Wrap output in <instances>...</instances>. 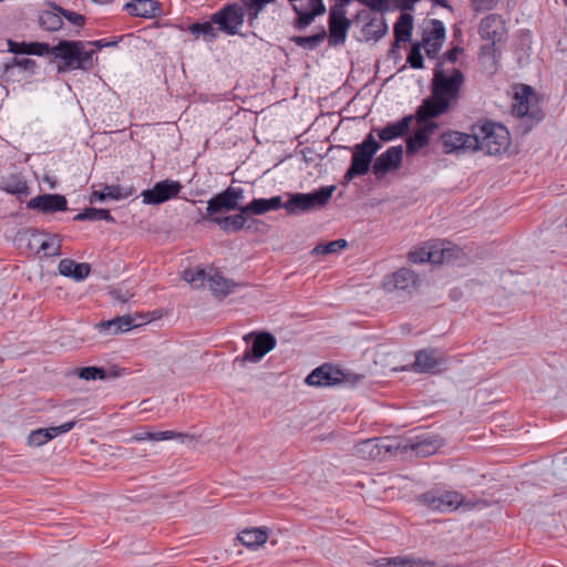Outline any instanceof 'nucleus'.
<instances>
[{
  "label": "nucleus",
  "mask_w": 567,
  "mask_h": 567,
  "mask_svg": "<svg viewBox=\"0 0 567 567\" xmlns=\"http://www.w3.org/2000/svg\"><path fill=\"white\" fill-rule=\"evenodd\" d=\"M464 74L455 66L437 63L432 79L431 96L419 106L421 127L416 133L417 143L429 142L439 128L432 118L449 111L452 103L457 101L464 84Z\"/></svg>",
  "instance_id": "nucleus-1"
},
{
  "label": "nucleus",
  "mask_w": 567,
  "mask_h": 567,
  "mask_svg": "<svg viewBox=\"0 0 567 567\" xmlns=\"http://www.w3.org/2000/svg\"><path fill=\"white\" fill-rule=\"evenodd\" d=\"M49 54L63 61V64L58 65L59 73L72 70L89 71L94 66L95 51L86 50V43L83 41L61 40L54 47L49 45Z\"/></svg>",
  "instance_id": "nucleus-2"
},
{
  "label": "nucleus",
  "mask_w": 567,
  "mask_h": 567,
  "mask_svg": "<svg viewBox=\"0 0 567 567\" xmlns=\"http://www.w3.org/2000/svg\"><path fill=\"white\" fill-rule=\"evenodd\" d=\"M512 112L522 121L520 127L523 133L528 132L533 125L544 118L536 93L526 84H520L515 87Z\"/></svg>",
  "instance_id": "nucleus-3"
},
{
  "label": "nucleus",
  "mask_w": 567,
  "mask_h": 567,
  "mask_svg": "<svg viewBox=\"0 0 567 567\" xmlns=\"http://www.w3.org/2000/svg\"><path fill=\"white\" fill-rule=\"evenodd\" d=\"M336 186H323L312 193L288 194L284 208L288 215L297 216L324 207L331 199Z\"/></svg>",
  "instance_id": "nucleus-4"
},
{
  "label": "nucleus",
  "mask_w": 567,
  "mask_h": 567,
  "mask_svg": "<svg viewBox=\"0 0 567 567\" xmlns=\"http://www.w3.org/2000/svg\"><path fill=\"white\" fill-rule=\"evenodd\" d=\"M183 279L195 288L203 287L207 284L209 290L217 298L227 297L229 293L235 291L236 287H238L235 281L224 278L213 269L209 271H206L205 269H186L183 272Z\"/></svg>",
  "instance_id": "nucleus-5"
},
{
  "label": "nucleus",
  "mask_w": 567,
  "mask_h": 567,
  "mask_svg": "<svg viewBox=\"0 0 567 567\" xmlns=\"http://www.w3.org/2000/svg\"><path fill=\"white\" fill-rule=\"evenodd\" d=\"M406 452V442H398L389 437L368 439L354 446V454L363 460H383L393 451Z\"/></svg>",
  "instance_id": "nucleus-6"
},
{
  "label": "nucleus",
  "mask_w": 567,
  "mask_h": 567,
  "mask_svg": "<svg viewBox=\"0 0 567 567\" xmlns=\"http://www.w3.org/2000/svg\"><path fill=\"white\" fill-rule=\"evenodd\" d=\"M444 153L476 155L482 153L489 156H513L519 152V144H443Z\"/></svg>",
  "instance_id": "nucleus-7"
},
{
  "label": "nucleus",
  "mask_w": 567,
  "mask_h": 567,
  "mask_svg": "<svg viewBox=\"0 0 567 567\" xmlns=\"http://www.w3.org/2000/svg\"><path fill=\"white\" fill-rule=\"evenodd\" d=\"M450 136L453 138L445 140V135H442V142H467L470 136H473L475 142H480V140L501 142L509 138V132L503 124L487 121L481 125H474L472 127V135L455 132Z\"/></svg>",
  "instance_id": "nucleus-8"
},
{
  "label": "nucleus",
  "mask_w": 567,
  "mask_h": 567,
  "mask_svg": "<svg viewBox=\"0 0 567 567\" xmlns=\"http://www.w3.org/2000/svg\"><path fill=\"white\" fill-rule=\"evenodd\" d=\"M244 340L249 343L252 340L251 346L245 351L243 357L235 359V362H239L245 365L246 362H259L268 352L276 347V339L268 332L261 333H248L244 337Z\"/></svg>",
  "instance_id": "nucleus-9"
},
{
  "label": "nucleus",
  "mask_w": 567,
  "mask_h": 567,
  "mask_svg": "<svg viewBox=\"0 0 567 567\" xmlns=\"http://www.w3.org/2000/svg\"><path fill=\"white\" fill-rule=\"evenodd\" d=\"M245 20V9L238 3L227 4L212 16V21L217 24L218 30L235 35L239 32Z\"/></svg>",
  "instance_id": "nucleus-10"
},
{
  "label": "nucleus",
  "mask_w": 567,
  "mask_h": 567,
  "mask_svg": "<svg viewBox=\"0 0 567 567\" xmlns=\"http://www.w3.org/2000/svg\"><path fill=\"white\" fill-rule=\"evenodd\" d=\"M458 249L444 245H430L409 254V259L414 264H449L452 262Z\"/></svg>",
  "instance_id": "nucleus-11"
},
{
  "label": "nucleus",
  "mask_w": 567,
  "mask_h": 567,
  "mask_svg": "<svg viewBox=\"0 0 567 567\" xmlns=\"http://www.w3.org/2000/svg\"><path fill=\"white\" fill-rule=\"evenodd\" d=\"M402 145H395L380 154L372 164V173L378 181H383L389 174L398 172L402 165Z\"/></svg>",
  "instance_id": "nucleus-12"
},
{
  "label": "nucleus",
  "mask_w": 567,
  "mask_h": 567,
  "mask_svg": "<svg viewBox=\"0 0 567 567\" xmlns=\"http://www.w3.org/2000/svg\"><path fill=\"white\" fill-rule=\"evenodd\" d=\"M420 501L431 511L451 513L463 504L464 498L457 492H426L420 496Z\"/></svg>",
  "instance_id": "nucleus-13"
},
{
  "label": "nucleus",
  "mask_w": 567,
  "mask_h": 567,
  "mask_svg": "<svg viewBox=\"0 0 567 567\" xmlns=\"http://www.w3.org/2000/svg\"><path fill=\"white\" fill-rule=\"evenodd\" d=\"M382 144H357L352 154V162L347 171L344 178L352 179L355 176L364 175L368 173L373 156Z\"/></svg>",
  "instance_id": "nucleus-14"
},
{
  "label": "nucleus",
  "mask_w": 567,
  "mask_h": 567,
  "mask_svg": "<svg viewBox=\"0 0 567 567\" xmlns=\"http://www.w3.org/2000/svg\"><path fill=\"white\" fill-rule=\"evenodd\" d=\"M417 120L419 110L416 111L415 116H405L399 122L388 124L384 128L380 130L379 137L383 142H389L391 140H395L403 136V134L412 130L413 136L409 137L405 142H414L416 141V133L421 127V123Z\"/></svg>",
  "instance_id": "nucleus-15"
},
{
  "label": "nucleus",
  "mask_w": 567,
  "mask_h": 567,
  "mask_svg": "<svg viewBox=\"0 0 567 567\" xmlns=\"http://www.w3.org/2000/svg\"><path fill=\"white\" fill-rule=\"evenodd\" d=\"M445 360L437 354L434 349H423L415 353V360L410 368L404 367L402 370L413 371L415 373L435 374L441 371Z\"/></svg>",
  "instance_id": "nucleus-16"
},
{
  "label": "nucleus",
  "mask_w": 567,
  "mask_h": 567,
  "mask_svg": "<svg viewBox=\"0 0 567 567\" xmlns=\"http://www.w3.org/2000/svg\"><path fill=\"white\" fill-rule=\"evenodd\" d=\"M417 276L409 268H400L399 270L388 275L383 279V288L388 292L394 291H412L417 286Z\"/></svg>",
  "instance_id": "nucleus-17"
},
{
  "label": "nucleus",
  "mask_w": 567,
  "mask_h": 567,
  "mask_svg": "<svg viewBox=\"0 0 567 567\" xmlns=\"http://www.w3.org/2000/svg\"><path fill=\"white\" fill-rule=\"evenodd\" d=\"M293 10L297 13L295 20V28L305 29L312 23L317 16L326 11L324 4L321 0H293Z\"/></svg>",
  "instance_id": "nucleus-18"
},
{
  "label": "nucleus",
  "mask_w": 567,
  "mask_h": 567,
  "mask_svg": "<svg viewBox=\"0 0 567 567\" xmlns=\"http://www.w3.org/2000/svg\"><path fill=\"white\" fill-rule=\"evenodd\" d=\"M182 185L179 182L165 179L156 183L153 188L142 193L145 204L157 205L177 196Z\"/></svg>",
  "instance_id": "nucleus-19"
},
{
  "label": "nucleus",
  "mask_w": 567,
  "mask_h": 567,
  "mask_svg": "<svg viewBox=\"0 0 567 567\" xmlns=\"http://www.w3.org/2000/svg\"><path fill=\"white\" fill-rule=\"evenodd\" d=\"M243 197V189L229 187L207 202V214L213 217L221 210L239 209L238 200Z\"/></svg>",
  "instance_id": "nucleus-20"
},
{
  "label": "nucleus",
  "mask_w": 567,
  "mask_h": 567,
  "mask_svg": "<svg viewBox=\"0 0 567 567\" xmlns=\"http://www.w3.org/2000/svg\"><path fill=\"white\" fill-rule=\"evenodd\" d=\"M344 380V373L331 364H322L315 369L306 378V383L311 386H333Z\"/></svg>",
  "instance_id": "nucleus-21"
},
{
  "label": "nucleus",
  "mask_w": 567,
  "mask_h": 567,
  "mask_svg": "<svg viewBox=\"0 0 567 567\" xmlns=\"http://www.w3.org/2000/svg\"><path fill=\"white\" fill-rule=\"evenodd\" d=\"M343 3L340 2V10L331 8L329 19V42L332 45L343 43L350 21L344 17Z\"/></svg>",
  "instance_id": "nucleus-22"
},
{
  "label": "nucleus",
  "mask_w": 567,
  "mask_h": 567,
  "mask_svg": "<svg viewBox=\"0 0 567 567\" xmlns=\"http://www.w3.org/2000/svg\"><path fill=\"white\" fill-rule=\"evenodd\" d=\"M445 39V27L440 20H432L429 29L424 31L423 44L426 55L434 59L441 50Z\"/></svg>",
  "instance_id": "nucleus-23"
},
{
  "label": "nucleus",
  "mask_w": 567,
  "mask_h": 567,
  "mask_svg": "<svg viewBox=\"0 0 567 567\" xmlns=\"http://www.w3.org/2000/svg\"><path fill=\"white\" fill-rule=\"evenodd\" d=\"M27 207L43 213L64 212L68 208V202L63 195L47 194L31 198Z\"/></svg>",
  "instance_id": "nucleus-24"
},
{
  "label": "nucleus",
  "mask_w": 567,
  "mask_h": 567,
  "mask_svg": "<svg viewBox=\"0 0 567 567\" xmlns=\"http://www.w3.org/2000/svg\"><path fill=\"white\" fill-rule=\"evenodd\" d=\"M505 33V24L498 14H488L480 23V34L493 44L499 42Z\"/></svg>",
  "instance_id": "nucleus-25"
},
{
  "label": "nucleus",
  "mask_w": 567,
  "mask_h": 567,
  "mask_svg": "<svg viewBox=\"0 0 567 567\" xmlns=\"http://www.w3.org/2000/svg\"><path fill=\"white\" fill-rule=\"evenodd\" d=\"M8 51L14 54H33L43 56L49 54V44L40 42H17L7 40Z\"/></svg>",
  "instance_id": "nucleus-26"
},
{
  "label": "nucleus",
  "mask_w": 567,
  "mask_h": 567,
  "mask_svg": "<svg viewBox=\"0 0 567 567\" xmlns=\"http://www.w3.org/2000/svg\"><path fill=\"white\" fill-rule=\"evenodd\" d=\"M91 271L86 262L78 264L72 259H62L59 264V272L64 277H70L76 281L84 280Z\"/></svg>",
  "instance_id": "nucleus-27"
},
{
  "label": "nucleus",
  "mask_w": 567,
  "mask_h": 567,
  "mask_svg": "<svg viewBox=\"0 0 567 567\" xmlns=\"http://www.w3.org/2000/svg\"><path fill=\"white\" fill-rule=\"evenodd\" d=\"M126 11L135 17L154 18L158 13V2L155 0H135L125 4Z\"/></svg>",
  "instance_id": "nucleus-28"
},
{
  "label": "nucleus",
  "mask_w": 567,
  "mask_h": 567,
  "mask_svg": "<svg viewBox=\"0 0 567 567\" xmlns=\"http://www.w3.org/2000/svg\"><path fill=\"white\" fill-rule=\"evenodd\" d=\"M187 437L186 434L178 433L175 431H158V432H150V431H140L135 433L128 442H141V441H167V440H181L182 442Z\"/></svg>",
  "instance_id": "nucleus-29"
},
{
  "label": "nucleus",
  "mask_w": 567,
  "mask_h": 567,
  "mask_svg": "<svg viewBox=\"0 0 567 567\" xmlns=\"http://www.w3.org/2000/svg\"><path fill=\"white\" fill-rule=\"evenodd\" d=\"M386 32L388 24L382 16L371 19L368 23L364 24L362 29V34L367 41H378L384 37Z\"/></svg>",
  "instance_id": "nucleus-30"
},
{
  "label": "nucleus",
  "mask_w": 567,
  "mask_h": 567,
  "mask_svg": "<svg viewBox=\"0 0 567 567\" xmlns=\"http://www.w3.org/2000/svg\"><path fill=\"white\" fill-rule=\"evenodd\" d=\"M238 539L244 546L254 548L264 545L268 534L262 528H246L238 534Z\"/></svg>",
  "instance_id": "nucleus-31"
},
{
  "label": "nucleus",
  "mask_w": 567,
  "mask_h": 567,
  "mask_svg": "<svg viewBox=\"0 0 567 567\" xmlns=\"http://www.w3.org/2000/svg\"><path fill=\"white\" fill-rule=\"evenodd\" d=\"M240 212L238 215L227 216V217H218L213 216L210 220L218 225L224 231H238L245 228L246 226V217Z\"/></svg>",
  "instance_id": "nucleus-32"
},
{
  "label": "nucleus",
  "mask_w": 567,
  "mask_h": 567,
  "mask_svg": "<svg viewBox=\"0 0 567 567\" xmlns=\"http://www.w3.org/2000/svg\"><path fill=\"white\" fill-rule=\"evenodd\" d=\"M412 28V16L409 13L401 14L398 22L394 25L395 42L400 43L409 41L411 38Z\"/></svg>",
  "instance_id": "nucleus-33"
},
{
  "label": "nucleus",
  "mask_w": 567,
  "mask_h": 567,
  "mask_svg": "<svg viewBox=\"0 0 567 567\" xmlns=\"http://www.w3.org/2000/svg\"><path fill=\"white\" fill-rule=\"evenodd\" d=\"M62 14L52 8V10H44L39 16L40 27L47 31H58L62 28Z\"/></svg>",
  "instance_id": "nucleus-34"
},
{
  "label": "nucleus",
  "mask_w": 567,
  "mask_h": 567,
  "mask_svg": "<svg viewBox=\"0 0 567 567\" xmlns=\"http://www.w3.org/2000/svg\"><path fill=\"white\" fill-rule=\"evenodd\" d=\"M74 220H105L107 223H114V218L111 215L110 210L103 208H85L83 212L79 213Z\"/></svg>",
  "instance_id": "nucleus-35"
},
{
  "label": "nucleus",
  "mask_w": 567,
  "mask_h": 567,
  "mask_svg": "<svg viewBox=\"0 0 567 567\" xmlns=\"http://www.w3.org/2000/svg\"><path fill=\"white\" fill-rule=\"evenodd\" d=\"M214 22L207 21L204 23H194L189 27V31L192 34L196 37H203L205 41L210 42L217 38L218 28L214 27Z\"/></svg>",
  "instance_id": "nucleus-36"
},
{
  "label": "nucleus",
  "mask_w": 567,
  "mask_h": 567,
  "mask_svg": "<svg viewBox=\"0 0 567 567\" xmlns=\"http://www.w3.org/2000/svg\"><path fill=\"white\" fill-rule=\"evenodd\" d=\"M39 250L44 256L61 255V238L59 235H48L39 244Z\"/></svg>",
  "instance_id": "nucleus-37"
},
{
  "label": "nucleus",
  "mask_w": 567,
  "mask_h": 567,
  "mask_svg": "<svg viewBox=\"0 0 567 567\" xmlns=\"http://www.w3.org/2000/svg\"><path fill=\"white\" fill-rule=\"evenodd\" d=\"M35 65L37 63L32 59L14 56L11 59V61L3 64V72L9 75L13 73L16 68H19L22 71L32 73L35 69Z\"/></svg>",
  "instance_id": "nucleus-38"
},
{
  "label": "nucleus",
  "mask_w": 567,
  "mask_h": 567,
  "mask_svg": "<svg viewBox=\"0 0 567 567\" xmlns=\"http://www.w3.org/2000/svg\"><path fill=\"white\" fill-rule=\"evenodd\" d=\"M326 37V31L321 30L319 33L309 37H293L291 38V41L298 47L307 50H313L323 42Z\"/></svg>",
  "instance_id": "nucleus-39"
},
{
  "label": "nucleus",
  "mask_w": 567,
  "mask_h": 567,
  "mask_svg": "<svg viewBox=\"0 0 567 567\" xmlns=\"http://www.w3.org/2000/svg\"><path fill=\"white\" fill-rule=\"evenodd\" d=\"M347 241L344 239H337V240H332L328 244H321V245H317L312 250H311V255L313 256H318V255H330V254H334L337 251H339L340 249H343L344 247H347Z\"/></svg>",
  "instance_id": "nucleus-40"
},
{
  "label": "nucleus",
  "mask_w": 567,
  "mask_h": 567,
  "mask_svg": "<svg viewBox=\"0 0 567 567\" xmlns=\"http://www.w3.org/2000/svg\"><path fill=\"white\" fill-rule=\"evenodd\" d=\"M239 210L247 215H262L267 212H270L267 198H256L248 205L241 206Z\"/></svg>",
  "instance_id": "nucleus-41"
},
{
  "label": "nucleus",
  "mask_w": 567,
  "mask_h": 567,
  "mask_svg": "<svg viewBox=\"0 0 567 567\" xmlns=\"http://www.w3.org/2000/svg\"><path fill=\"white\" fill-rule=\"evenodd\" d=\"M104 195L106 200H121L127 198L132 192L123 188L120 185H104Z\"/></svg>",
  "instance_id": "nucleus-42"
},
{
  "label": "nucleus",
  "mask_w": 567,
  "mask_h": 567,
  "mask_svg": "<svg viewBox=\"0 0 567 567\" xmlns=\"http://www.w3.org/2000/svg\"><path fill=\"white\" fill-rule=\"evenodd\" d=\"M1 188L10 194L24 195L28 194V186L20 179H7L1 183Z\"/></svg>",
  "instance_id": "nucleus-43"
},
{
  "label": "nucleus",
  "mask_w": 567,
  "mask_h": 567,
  "mask_svg": "<svg viewBox=\"0 0 567 567\" xmlns=\"http://www.w3.org/2000/svg\"><path fill=\"white\" fill-rule=\"evenodd\" d=\"M50 6H51V8L59 11L62 14V17H64L72 24L82 27L85 23L86 19L83 14L63 9L62 7L56 6L54 3H50Z\"/></svg>",
  "instance_id": "nucleus-44"
},
{
  "label": "nucleus",
  "mask_w": 567,
  "mask_h": 567,
  "mask_svg": "<svg viewBox=\"0 0 567 567\" xmlns=\"http://www.w3.org/2000/svg\"><path fill=\"white\" fill-rule=\"evenodd\" d=\"M79 377L86 381L104 380L106 378V372L103 368L86 367L80 370Z\"/></svg>",
  "instance_id": "nucleus-45"
},
{
  "label": "nucleus",
  "mask_w": 567,
  "mask_h": 567,
  "mask_svg": "<svg viewBox=\"0 0 567 567\" xmlns=\"http://www.w3.org/2000/svg\"><path fill=\"white\" fill-rule=\"evenodd\" d=\"M270 3L266 0H248L245 2L246 8L248 9V20L249 23L252 24L254 20L258 18V14L264 9L266 4Z\"/></svg>",
  "instance_id": "nucleus-46"
},
{
  "label": "nucleus",
  "mask_w": 567,
  "mask_h": 567,
  "mask_svg": "<svg viewBox=\"0 0 567 567\" xmlns=\"http://www.w3.org/2000/svg\"><path fill=\"white\" fill-rule=\"evenodd\" d=\"M411 449L415 452L416 455L427 456L433 454L437 446L431 441L423 440L411 444Z\"/></svg>",
  "instance_id": "nucleus-47"
},
{
  "label": "nucleus",
  "mask_w": 567,
  "mask_h": 567,
  "mask_svg": "<svg viewBox=\"0 0 567 567\" xmlns=\"http://www.w3.org/2000/svg\"><path fill=\"white\" fill-rule=\"evenodd\" d=\"M50 441V436L44 429H38L29 434L28 443L31 446H41Z\"/></svg>",
  "instance_id": "nucleus-48"
},
{
  "label": "nucleus",
  "mask_w": 567,
  "mask_h": 567,
  "mask_svg": "<svg viewBox=\"0 0 567 567\" xmlns=\"http://www.w3.org/2000/svg\"><path fill=\"white\" fill-rule=\"evenodd\" d=\"M302 158L306 164L317 166L323 158V154L316 151L313 147H306L302 151Z\"/></svg>",
  "instance_id": "nucleus-49"
},
{
  "label": "nucleus",
  "mask_w": 567,
  "mask_h": 567,
  "mask_svg": "<svg viewBox=\"0 0 567 567\" xmlns=\"http://www.w3.org/2000/svg\"><path fill=\"white\" fill-rule=\"evenodd\" d=\"M75 425V421H70V422H65L59 426H51V427H47L44 429L48 433V436H50V440L61 435V434H64V433H68L69 431H71Z\"/></svg>",
  "instance_id": "nucleus-50"
},
{
  "label": "nucleus",
  "mask_w": 567,
  "mask_h": 567,
  "mask_svg": "<svg viewBox=\"0 0 567 567\" xmlns=\"http://www.w3.org/2000/svg\"><path fill=\"white\" fill-rule=\"evenodd\" d=\"M408 62L414 69H421L423 66V56L421 54L419 44L413 45L408 55Z\"/></svg>",
  "instance_id": "nucleus-51"
},
{
  "label": "nucleus",
  "mask_w": 567,
  "mask_h": 567,
  "mask_svg": "<svg viewBox=\"0 0 567 567\" xmlns=\"http://www.w3.org/2000/svg\"><path fill=\"white\" fill-rule=\"evenodd\" d=\"M118 322H120V320H117V318H114L109 321H102L96 324V329H99L101 332H105L107 334H115V333L122 332L121 330H117V328L120 326Z\"/></svg>",
  "instance_id": "nucleus-52"
},
{
  "label": "nucleus",
  "mask_w": 567,
  "mask_h": 567,
  "mask_svg": "<svg viewBox=\"0 0 567 567\" xmlns=\"http://www.w3.org/2000/svg\"><path fill=\"white\" fill-rule=\"evenodd\" d=\"M462 52V49L458 47H454L450 51H447L442 59L439 61V63H445V65L454 66V63L456 62L460 53Z\"/></svg>",
  "instance_id": "nucleus-53"
},
{
  "label": "nucleus",
  "mask_w": 567,
  "mask_h": 567,
  "mask_svg": "<svg viewBox=\"0 0 567 567\" xmlns=\"http://www.w3.org/2000/svg\"><path fill=\"white\" fill-rule=\"evenodd\" d=\"M412 555H405V556H396L391 558H385L386 566H393V567H410V560Z\"/></svg>",
  "instance_id": "nucleus-54"
},
{
  "label": "nucleus",
  "mask_w": 567,
  "mask_h": 567,
  "mask_svg": "<svg viewBox=\"0 0 567 567\" xmlns=\"http://www.w3.org/2000/svg\"><path fill=\"white\" fill-rule=\"evenodd\" d=\"M110 295L115 301H118L121 303L127 302L134 296V293H132L131 291L123 290L121 288L112 289L110 291Z\"/></svg>",
  "instance_id": "nucleus-55"
},
{
  "label": "nucleus",
  "mask_w": 567,
  "mask_h": 567,
  "mask_svg": "<svg viewBox=\"0 0 567 567\" xmlns=\"http://www.w3.org/2000/svg\"><path fill=\"white\" fill-rule=\"evenodd\" d=\"M410 567H437L436 563L430 559L411 556Z\"/></svg>",
  "instance_id": "nucleus-56"
},
{
  "label": "nucleus",
  "mask_w": 567,
  "mask_h": 567,
  "mask_svg": "<svg viewBox=\"0 0 567 567\" xmlns=\"http://www.w3.org/2000/svg\"><path fill=\"white\" fill-rule=\"evenodd\" d=\"M476 10H492L498 0H472Z\"/></svg>",
  "instance_id": "nucleus-57"
},
{
  "label": "nucleus",
  "mask_w": 567,
  "mask_h": 567,
  "mask_svg": "<svg viewBox=\"0 0 567 567\" xmlns=\"http://www.w3.org/2000/svg\"><path fill=\"white\" fill-rule=\"evenodd\" d=\"M117 320H120L117 330L123 332L131 330L135 326L133 318L130 316L117 317Z\"/></svg>",
  "instance_id": "nucleus-58"
},
{
  "label": "nucleus",
  "mask_w": 567,
  "mask_h": 567,
  "mask_svg": "<svg viewBox=\"0 0 567 567\" xmlns=\"http://www.w3.org/2000/svg\"><path fill=\"white\" fill-rule=\"evenodd\" d=\"M267 200H268V205H269V209L270 210H276V209H279V208H284L285 203H282L280 196H275V197H271V198H267Z\"/></svg>",
  "instance_id": "nucleus-59"
},
{
  "label": "nucleus",
  "mask_w": 567,
  "mask_h": 567,
  "mask_svg": "<svg viewBox=\"0 0 567 567\" xmlns=\"http://www.w3.org/2000/svg\"><path fill=\"white\" fill-rule=\"evenodd\" d=\"M106 202L103 188L100 190H93L90 195V203Z\"/></svg>",
  "instance_id": "nucleus-60"
},
{
  "label": "nucleus",
  "mask_w": 567,
  "mask_h": 567,
  "mask_svg": "<svg viewBox=\"0 0 567 567\" xmlns=\"http://www.w3.org/2000/svg\"><path fill=\"white\" fill-rule=\"evenodd\" d=\"M386 0H370V7L378 11H381L385 8Z\"/></svg>",
  "instance_id": "nucleus-61"
},
{
  "label": "nucleus",
  "mask_w": 567,
  "mask_h": 567,
  "mask_svg": "<svg viewBox=\"0 0 567 567\" xmlns=\"http://www.w3.org/2000/svg\"><path fill=\"white\" fill-rule=\"evenodd\" d=\"M85 43H86V45H93L97 49L109 48V42L105 40H95V41H90V42H85Z\"/></svg>",
  "instance_id": "nucleus-62"
},
{
  "label": "nucleus",
  "mask_w": 567,
  "mask_h": 567,
  "mask_svg": "<svg viewBox=\"0 0 567 567\" xmlns=\"http://www.w3.org/2000/svg\"><path fill=\"white\" fill-rule=\"evenodd\" d=\"M424 144H406V153L408 155H413L423 146Z\"/></svg>",
  "instance_id": "nucleus-63"
},
{
  "label": "nucleus",
  "mask_w": 567,
  "mask_h": 567,
  "mask_svg": "<svg viewBox=\"0 0 567 567\" xmlns=\"http://www.w3.org/2000/svg\"><path fill=\"white\" fill-rule=\"evenodd\" d=\"M406 3L403 6L404 8H411L417 0H405Z\"/></svg>",
  "instance_id": "nucleus-64"
}]
</instances>
